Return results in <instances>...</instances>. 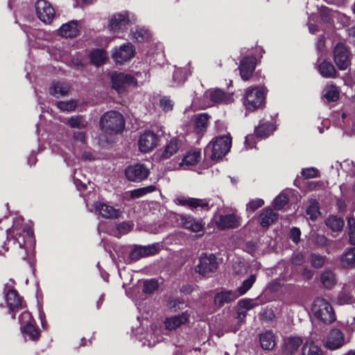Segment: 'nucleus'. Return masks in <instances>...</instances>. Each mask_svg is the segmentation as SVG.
I'll return each mask as SVG.
<instances>
[{
    "label": "nucleus",
    "mask_w": 355,
    "mask_h": 355,
    "mask_svg": "<svg viewBox=\"0 0 355 355\" xmlns=\"http://www.w3.org/2000/svg\"><path fill=\"white\" fill-rule=\"evenodd\" d=\"M59 35L62 37L73 38L80 33L78 23L76 20L70 21L62 24L58 30Z\"/></svg>",
    "instance_id": "23"
},
{
    "label": "nucleus",
    "mask_w": 355,
    "mask_h": 355,
    "mask_svg": "<svg viewBox=\"0 0 355 355\" xmlns=\"http://www.w3.org/2000/svg\"><path fill=\"white\" fill-rule=\"evenodd\" d=\"M311 311L315 318L324 324H331L336 319L331 304L322 297H317L314 300Z\"/></svg>",
    "instance_id": "2"
},
{
    "label": "nucleus",
    "mask_w": 355,
    "mask_h": 355,
    "mask_svg": "<svg viewBox=\"0 0 355 355\" xmlns=\"http://www.w3.org/2000/svg\"><path fill=\"white\" fill-rule=\"evenodd\" d=\"M288 202V198L285 194L278 195L273 200V207L277 210H281Z\"/></svg>",
    "instance_id": "47"
},
{
    "label": "nucleus",
    "mask_w": 355,
    "mask_h": 355,
    "mask_svg": "<svg viewBox=\"0 0 355 355\" xmlns=\"http://www.w3.org/2000/svg\"><path fill=\"white\" fill-rule=\"evenodd\" d=\"M306 212L312 220L317 219L318 216L320 214L319 202L315 199L312 200L307 207Z\"/></svg>",
    "instance_id": "42"
},
{
    "label": "nucleus",
    "mask_w": 355,
    "mask_h": 355,
    "mask_svg": "<svg viewBox=\"0 0 355 355\" xmlns=\"http://www.w3.org/2000/svg\"><path fill=\"white\" fill-rule=\"evenodd\" d=\"M21 330L24 334L28 336L32 340H37L40 337L39 329L31 322H28L24 327H21Z\"/></svg>",
    "instance_id": "37"
},
{
    "label": "nucleus",
    "mask_w": 355,
    "mask_h": 355,
    "mask_svg": "<svg viewBox=\"0 0 355 355\" xmlns=\"http://www.w3.org/2000/svg\"><path fill=\"white\" fill-rule=\"evenodd\" d=\"M173 79L175 83L181 84L186 80V73L183 69H178L173 72Z\"/></svg>",
    "instance_id": "54"
},
{
    "label": "nucleus",
    "mask_w": 355,
    "mask_h": 355,
    "mask_svg": "<svg viewBox=\"0 0 355 355\" xmlns=\"http://www.w3.org/2000/svg\"><path fill=\"white\" fill-rule=\"evenodd\" d=\"M159 252L157 243L148 245H135L129 253V259L132 261H137L146 257L153 256Z\"/></svg>",
    "instance_id": "13"
},
{
    "label": "nucleus",
    "mask_w": 355,
    "mask_h": 355,
    "mask_svg": "<svg viewBox=\"0 0 355 355\" xmlns=\"http://www.w3.org/2000/svg\"><path fill=\"white\" fill-rule=\"evenodd\" d=\"M301 230L299 227H293L290 230L289 237L293 243L297 244L300 241Z\"/></svg>",
    "instance_id": "55"
},
{
    "label": "nucleus",
    "mask_w": 355,
    "mask_h": 355,
    "mask_svg": "<svg viewBox=\"0 0 355 355\" xmlns=\"http://www.w3.org/2000/svg\"><path fill=\"white\" fill-rule=\"evenodd\" d=\"M35 11L37 17L45 24H50L55 15L53 7L46 0H37L36 1Z\"/></svg>",
    "instance_id": "12"
},
{
    "label": "nucleus",
    "mask_w": 355,
    "mask_h": 355,
    "mask_svg": "<svg viewBox=\"0 0 355 355\" xmlns=\"http://www.w3.org/2000/svg\"><path fill=\"white\" fill-rule=\"evenodd\" d=\"M105 50L103 49H94L89 54V58L92 64L96 66L102 65L105 59Z\"/></svg>",
    "instance_id": "36"
},
{
    "label": "nucleus",
    "mask_w": 355,
    "mask_h": 355,
    "mask_svg": "<svg viewBox=\"0 0 355 355\" xmlns=\"http://www.w3.org/2000/svg\"><path fill=\"white\" fill-rule=\"evenodd\" d=\"M345 343L344 334L339 329L334 328L330 330L326 337L324 347L334 350L340 348Z\"/></svg>",
    "instance_id": "14"
},
{
    "label": "nucleus",
    "mask_w": 355,
    "mask_h": 355,
    "mask_svg": "<svg viewBox=\"0 0 355 355\" xmlns=\"http://www.w3.org/2000/svg\"><path fill=\"white\" fill-rule=\"evenodd\" d=\"M254 135L252 134L248 135L245 137V145L247 148H252L254 144Z\"/></svg>",
    "instance_id": "61"
},
{
    "label": "nucleus",
    "mask_w": 355,
    "mask_h": 355,
    "mask_svg": "<svg viewBox=\"0 0 355 355\" xmlns=\"http://www.w3.org/2000/svg\"><path fill=\"white\" fill-rule=\"evenodd\" d=\"M303 339L300 336H290L284 340L283 354L293 355L302 345Z\"/></svg>",
    "instance_id": "25"
},
{
    "label": "nucleus",
    "mask_w": 355,
    "mask_h": 355,
    "mask_svg": "<svg viewBox=\"0 0 355 355\" xmlns=\"http://www.w3.org/2000/svg\"><path fill=\"white\" fill-rule=\"evenodd\" d=\"M301 275L304 280L308 281L312 279L313 276V271L308 267L305 266L302 268Z\"/></svg>",
    "instance_id": "59"
},
{
    "label": "nucleus",
    "mask_w": 355,
    "mask_h": 355,
    "mask_svg": "<svg viewBox=\"0 0 355 355\" xmlns=\"http://www.w3.org/2000/svg\"><path fill=\"white\" fill-rule=\"evenodd\" d=\"M301 174L305 179L314 178L319 176V171L314 167L306 168L302 170Z\"/></svg>",
    "instance_id": "53"
},
{
    "label": "nucleus",
    "mask_w": 355,
    "mask_h": 355,
    "mask_svg": "<svg viewBox=\"0 0 355 355\" xmlns=\"http://www.w3.org/2000/svg\"><path fill=\"white\" fill-rule=\"evenodd\" d=\"M180 148L179 141L177 138H173L166 146L161 157L162 159H167L175 155Z\"/></svg>",
    "instance_id": "34"
},
{
    "label": "nucleus",
    "mask_w": 355,
    "mask_h": 355,
    "mask_svg": "<svg viewBox=\"0 0 355 355\" xmlns=\"http://www.w3.org/2000/svg\"><path fill=\"white\" fill-rule=\"evenodd\" d=\"M339 263L343 269L355 268V247L347 248L339 259Z\"/></svg>",
    "instance_id": "22"
},
{
    "label": "nucleus",
    "mask_w": 355,
    "mask_h": 355,
    "mask_svg": "<svg viewBox=\"0 0 355 355\" xmlns=\"http://www.w3.org/2000/svg\"><path fill=\"white\" fill-rule=\"evenodd\" d=\"M145 196L142 188L136 189L130 191V198L132 199L139 198Z\"/></svg>",
    "instance_id": "62"
},
{
    "label": "nucleus",
    "mask_w": 355,
    "mask_h": 355,
    "mask_svg": "<svg viewBox=\"0 0 355 355\" xmlns=\"http://www.w3.org/2000/svg\"><path fill=\"white\" fill-rule=\"evenodd\" d=\"M111 87L118 94L123 93L128 87L137 85V79L130 74L115 71L110 76Z\"/></svg>",
    "instance_id": "6"
},
{
    "label": "nucleus",
    "mask_w": 355,
    "mask_h": 355,
    "mask_svg": "<svg viewBox=\"0 0 355 355\" xmlns=\"http://www.w3.org/2000/svg\"><path fill=\"white\" fill-rule=\"evenodd\" d=\"M157 141L158 137L155 133L146 131L139 137V148L143 153H149L157 146Z\"/></svg>",
    "instance_id": "16"
},
{
    "label": "nucleus",
    "mask_w": 355,
    "mask_h": 355,
    "mask_svg": "<svg viewBox=\"0 0 355 355\" xmlns=\"http://www.w3.org/2000/svg\"><path fill=\"white\" fill-rule=\"evenodd\" d=\"M69 89L70 87L67 84L60 81H55L49 88V94L56 97H58V95L65 96L69 93Z\"/></svg>",
    "instance_id": "31"
},
{
    "label": "nucleus",
    "mask_w": 355,
    "mask_h": 355,
    "mask_svg": "<svg viewBox=\"0 0 355 355\" xmlns=\"http://www.w3.org/2000/svg\"><path fill=\"white\" fill-rule=\"evenodd\" d=\"M100 126L107 133H119L125 127L123 116L117 111L107 112L101 117Z\"/></svg>",
    "instance_id": "3"
},
{
    "label": "nucleus",
    "mask_w": 355,
    "mask_h": 355,
    "mask_svg": "<svg viewBox=\"0 0 355 355\" xmlns=\"http://www.w3.org/2000/svg\"><path fill=\"white\" fill-rule=\"evenodd\" d=\"M318 71L324 78H336L338 74L334 64L327 60H324L318 65Z\"/></svg>",
    "instance_id": "28"
},
{
    "label": "nucleus",
    "mask_w": 355,
    "mask_h": 355,
    "mask_svg": "<svg viewBox=\"0 0 355 355\" xmlns=\"http://www.w3.org/2000/svg\"><path fill=\"white\" fill-rule=\"evenodd\" d=\"M232 137L230 135H223L214 138L205 149V155L210 153L211 160L222 159L230 150Z\"/></svg>",
    "instance_id": "1"
},
{
    "label": "nucleus",
    "mask_w": 355,
    "mask_h": 355,
    "mask_svg": "<svg viewBox=\"0 0 355 355\" xmlns=\"http://www.w3.org/2000/svg\"><path fill=\"white\" fill-rule=\"evenodd\" d=\"M323 95L328 102H336L339 98V92L334 85L327 86Z\"/></svg>",
    "instance_id": "44"
},
{
    "label": "nucleus",
    "mask_w": 355,
    "mask_h": 355,
    "mask_svg": "<svg viewBox=\"0 0 355 355\" xmlns=\"http://www.w3.org/2000/svg\"><path fill=\"white\" fill-rule=\"evenodd\" d=\"M348 236L349 243L355 247V218H352L348 220Z\"/></svg>",
    "instance_id": "51"
},
{
    "label": "nucleus",
    "mask_w": 355,
    "mask_h": 355,
    "mask_svg": "<svg viewBox=\"0 0 355 355\" xmlns=\"http://www.w3.org/2000/svg\"><path fill=\"white\" fill-rule=\"evenodd\" d=\"M239 297L236 291H222L217 293L214 296V304L222 307L225 303H230L234 301Z\"/></svg>",
    "instance_id": "26"
},
{
    "label": "nucleus",
    "mask_w": 355,
    "mask_h": 355,
    "mask_svg": "<svg viewBox=\"0 0 355 355\" xmlns=\"http://www.w3.org/2000/svg\"><path fill=\"white\" fill-rule=\"evenodd\" d=\"M57 107L61 111H73L76 107V103L73 100L68 101H58L57 103Z\"/></svg>",
    "instance_id": "49"
},
{
    "label": "nucleus",
    "mask_w": 355,
    "mask_h": 355,
    "mask_svg": "<svg viewBox=\"0 0 355 355\" xmlns=\"http://www.w3.org/2000/svg\"><path fill=\"white\" fill-rule=\"evenodd\" d=\"M302 355H324L322 349L313 342H306L302 345Z\"/></svg>",
    "instance_id": "39"
},
{
    "label": "nucleus",
    "mask_w": 355,
    "mask_h": 355,
    "mask_svg": "<svg viewBox=\"0 0 355 355\" xmlns=\"http://www.w3.org/2000/svg\"><path fill=\"white\" fill-rule=\"evenodd\" d=\"M230 98L229 94L218 88L211 91L209 94V98L214 103H227L230 101Z\"/></svg>",
    "instance_id": "38"
},
{
    "label": "nucleus",
    "mask_w": 355,
    "mask_h": 355,
    "mask_svg": "<svg viewBox=\"0 0 355 355\" xmlns=\"http://www.w3.org/2000/svg\"><path fill=\"white\" fill-rule=\"evenodd\" d=\"M184 301L180 298L169 299L167 302V306L173 311H177L182 309Z\"/></svg>",
    "instance_id": "50"
},
{
    "label": "nucleus",
    "mask_w": 355,
    "mask_h": 355,
    "mask_svg": "<svg viewBox=\"0 0 355 355\" xmlns=\"http://www.w3.org/2000/svg\"><path fill=\"white\" fill-rule=\"evenodd\" d=\"M218 267L215 254L202 252L199 257L198 263L196 266V272L203 277H211Z\"/></svg>",
    "instance_id": "5"
},
{
    "label": "nucleus",
    "mask_w": 355,
    "mask_h": 355,
    "mask_svg": "<svg viewBox=\"0 0 355 355\" xmlns=\"http://www.w3.org/2000/svg\"><path fill=\"white\" fill-rule=\"evenodd\" d=\"M326 225L334 232L342 231L345 222L344 220L337 216H330L325 220Z\"/></svg>",
    "instance_id": "35"
},
{
    "label": "nucleus",
    "mask_w": 355,
    "mask_h": 355,
    "mask_svg": "<svg viewBox=\"0 0 355 355\" xmlns=\"http://www.w3.org/2000/svg\"><path fill=\"white\" fill-rule=\"evenodd\" d=\"M334 60L338 69L343 71L351 64L350 53L342 42H338L334 49Z\"/></svg>",
    "instance_id": "9"
},
{
    "label": "nucleus",
    "mask_w": 355,
    "mask_h": 355,
    "mask_svg": "<svg viewBox=\"0 0 355 355\" xmlns=\"http://www.w3.org/2000/svg\"><path fill=\"white\" fill-rule=\"evenodd\" d=\"M200 159V153L198 151L189 152L184 157L182 163L187 166H194Z\"/></svg>",
    "instance_id": "43"
},
{
    "label": "nucleus",
    "mask_w": 355,
    "mask_h": 355,
    "mask_svg": "<svg viewBox=\"0 0 355 355\" xmlns=\"http://www.w3.org/2000/svg\"><path fill=\"white\" fill-rule=\"evenodd\" d=\"M159 105L164 112L173 110L174 103L169 96H164L159 99Z\"/></svg>",
    "instance_id": "46"
},
{
    "label": "nucleus",
    "mask_w": 355,
    "mask_h": 355,
    "mask_svg": "<svg viewBox=\"0 0 355 355\" xmlns=\"http://www.w3.org/2000/svg\"><path fill=\"white\" fill-rule=\"evenodd\" d=\"M128 11L114 14L108 24L110 30L114 33L124 31L128 26L133 23L135 19H131Z\"/></svg>",
    "instance_id": "7"
},
{
    "label": "nucleus",
    "mask_w": 355,
    "mask_h": 355,
    "mask_svg": "<svg viewBox=\"0 0 355 355\" xmlns=\"http://www.w3.org/2000/svg\"><path fill=\"white\" fill-rule=\"evenodd\" d=\"M241 218L234 214L220 215L216 221V226L220 230L235 229L240 225Z\"/></svg>",
    "instance_id": "19"
},
{
    "label": "nucleus",
    "mask_w": 355,
    "mask_h": 355,
    "mask_svg": "<svg viewBox=\"0 0 355 355\" xmlns=\"http://www.w3.org/2000/svg\"><path fill=\"white\" fill-rule=\"evenodd\" d=\"M135 53V49L130 42H127L119 47H115L112 51V58L119 64L130 61Z\"/></svg>",
    "instance_id": "8"
},
{
    "label": "nucleus",
    "mask_w": 355,
    "mask_h": 355,
    "mask_svg": "<svg viewBox=\"0 0 355 355\" xmlns=\"http://www.w3.org/2000/svg\"><path fill=\"white\" fill-rule=\"evenodd\" d=\"M256 275H250L249 277L246 279H245L241 286H239L236 291L237 292V295H239V296L243 295L245 294L253 286L254 282H256Z\"/></svg>",
    "instance_id": "40"
},
{
    "label": "nucleus",
    "mask_w": 355,
    "mask_h": 355,
    "mask_svg": "<svg viewBox=\"0 0 355 355\" xmlns=\"http://www.w3.org/2000/svg\"><path fill=\"white\" fill-rule=\"evenodd\" d=\"M193 291V286L191 284H184L180 288V292L188 295L190 294Z\"/></svg>",
    "instance_id": "64"
},
{
    "label": "nucleus",
    "mask_w": 355,
    "mask_h": 355,
    "mask_svg": "<svg viewBox=\"0 0 355 355\" xmlns=\"http://www.w3.org/2000/svg\"><path fill=\"white\" fill-rule=\"evenodd\" d=\"M95 209L103 218H118L120 216V211L114 207L106 203L97 202L95 204Z\"/></svg>",
    "instance_id": "24"
},
{
    "label": "nucleus",
    "mask_w": 355,
    "mask_h": 355,
    "mask_svg": "<svg viewBox=\"0 0 355 355\" xmlns=\"http://www.w3.org/2000/svg\"><path fill=\"white\" fill-rule=\"evenodd\" d=\"M73 138L74 140L85 144L87 141V137L85 132L77 131L73 132Z\"/></svg>",
    "instance_id": "58"
},
{
    "label": "nucleus",
    "mask_w": 355,
    "mask_h": 355,
    "mask_svg": "<svg viewBox=\"0 0 355 355\" xmlns=\"http://www.w3.org/2000/svg\"><path fill=\"white\" fill-rule=\"evenodd\" d=\"M88 123L81 115L73 116L68 119V125L72 128H85Z\"/></svg>",
    "instance_id": "41"
},
{
    "label": "nucleus",
    "mask_w": 355,
    "mask_h": 355,
    "mask_svg": "<svg viewBox=\"0 0 355 355\" xmlns=\"http://www.w3.org/2000/svg\"><path fill=\"white\" fill-rule=\"evenodd\" d=\"M264 205V201L261 198H256L250 200L247 204V210L254 212L257 209L261 207Z\"/></svg>",
    "instance_id": "52"
},
{
    "label": "nucleus",
    "mask_w": 355,
    "mask_h": 355,
    "mask_svg": "<svg viewBox=\"0 0 355 355\" xmlns=\"http://www.w3.org/2000/svg\"><path fill=\"white\" fill-rule=\"evenodd\" d=\"M74 184L76 186V188L80 191H84L87 189V185L85 183H83L80 180L74 178Z\"/></svg>",
    "instance_id": "63"
},
{
    "label": "nucleus",
    "mask_w": 355,
    "mask_h": 355,
    "mask_svg": "<svg viewBox=\"0 0 355 355\" xmlns=\"http://www.w3.org/2000/svg\"><path fill=\"white\" fill-rule=\"evenodd\" d=\"M158 288L157 281L155 279L146 280L144 283L143 292L146 294H151Z\"/></svg>",
    "instance_id": "48"
},
{
    "label": "nucleus",
    "mask_w": 355,
    "mask_h": 355,
    "mask_svg": "<svg viewBox=\"0 0 355 355\" xmlns=\"http://www.w3.org/2000/svg\"><path fill=\"white\" fill-rule=\"evenodd\" d=\"M182 227L192 232H199L205 228V223L202 219H197L190 214L179 215Z\"/></svg>",
    "instance_id": "17"
},
{
    "label": "nucleus",
    "mask_w": 355,
    "mask_h": 355,
    "mask_svg": "<svg viewBox=\"0 0 355 355\" xmlns=\"http://www.w3.org/2000/svg\"><path fill=\"white\" fill-rule=\"evenodd\" d=\"M320 15L324 22L329 23L331 20L330 9L326 6L322 7L320 10Z\"/></svg>",
    "instance_id": "57"
},
{
    "label": "nucleus",
    "mask_w": 355,
    "mask_h": 355,
    "mask_svg": "<svg viewBox=\"0 0 355 355\" xmlns=\"http://www.w3.org/2000/svg\"><path fill=\"white\" fill-rule=\"evenodd\" d=\"M305 262V257L301 252L293 254L291 258V263L295 266H301Z\"/></svg>",
    "instance_id": "56"
},
{
    "label": "nucleus",
    "mask_w": 355,
    "mask_h": 355,
    "mask_svg": "<svg viewBox=\"0 0 355 355\" xmlns=\"http://www.w3.org/2000/svg\"><path fill=\"white\" fill-rule=\"evenodd\" d=\"M316 242L319 245L322 247L327 246L329 244V239L324 235H318Z\"/></svg>",
    "instance_id": "60"
},
{
    "label": "nucleus",
    "mask_w": 355,
    "mask_h": 355,
    "mask_svg": "<svg viewBox=\"0 0 355 355\" xmlns=\"http://www.w3.org/2000/svg\"><path fill=\"white\" fill-rule=\"evenodd\" d=\"M257 65V58L254 56H245L240 61L239 73L243 80H248L253 75Z\"/></svg>",
    "instance_id": "15"
},
{
    "label": "nucleus",
    "mask_w": 355,
    "mask_h": 355,
    "mask_svg": "<svg viewBox=\"0 0 355 355\" xmlns=\"http://www.w3.org/2000/svg\"><path fill=\"white\" fill-rule=\"evenodd\" d=\"M320 282L327 288H332L336 284V274L331 270H324L320 275Z\"/></svg>",
    "instance_id": "32"
},
{
    "label": "nucleus",
    "mask_w": 355,
    "mask_h": 355,
    "mask_svg": "<svg viewBox=\"0 0 355 355\" xmlns=\"http://www.w3.org/2000/svg\"><path fill=\"white\" fill-rule=\"evenodd\" d=\"M6 302L8 313L11 314L12 319L15 320L17 313L24 309L23 297L19 295L17 290L9 288L6 293Z\"/></svg>",
    "instance_id": "10"
},
{
    "label": "nucleus",
    "mask_w": 355,
    "mask_h": 355,
    "mask_svg": "<svg viewBox=\"0 0 355 355\" xmlns=\"http://www.w3.org/2000/svg\"><path fill=\"white\" fill-rule=\"evenodd\" d=\"M210 118L211 116L207 113L195 115L194 131L199 137H202L207 132Z\"/></svg>",
    "instance_id": "21"
},
{
    "label": "nucleus",
    "mask_w": 355,
    "mask_h": 355,
    "mask_svg": "<svg viewBox=\"0 0 355 355\" xmlns=\"http://www.w3.org/2000/svg\"><path fill=\"white\" fill-rule=\"evenodd\" d=\"M244 105L249 112L265 107L266 95L262 87H248L245 90Z\"/></svg>",
    "instance_id": "4"
},
{
    "label": "nucleus",
    "mask_w": 355,
    "mask_h": 355,
    "mask_svg": "<svg viewBox=\"0 0 355 355\" xmlns=\"http://www.w3.org/2000/svg\"><path fill=\"white\" fill-rule=\"evenodd\" d=\"M149 170L144 164H135L128 166L125 170L126 178L130 182H140L149 175Z\"/></svg>",
    "instance_id": "11"
},
{
    "label": "nucleus",
    "mask_w": 355,
    "mask_h": 355,
    "mask_svg": "<svg viewBox=\"0 0 355 355\" xmlns=\"http://www.w3.org/2000/svg\"><path fill=\"white\" fill-rule=\"evenodd\" d=\"M326 257L322 256L314 252L311 253L309 256V261L313 268L319 269L323 267L325 263Z\"/></svg>",
    "instance_id": "45"
},
{
    "label": "nucleus",
    "mask_w": 355,
    "mask_h": 355,
    "mask_svg": "<svg viewBox=\"0 0 355 355\" xmlns=\"http://www.w3.org/2000/svg\"><path fill=\"white\" fill-rule=\"evenodd\" d=\"M259 343L263 350H272L276 345V336L272 330H267L259 335Z\"/></svg>",
    "instance_id": "27"
},
{
    "label": "nucleus",
    "mask_w": 355,
    "mask_h": 355,
    "mask_svg": "<svg viewBox=\"0 0 355 355\" xmlns=\"http://www.w3.org/2000/svg\"><path fill=\"white\" fill-rule=\"evenodd\" d=\"M278 217V213L274 211L272 208L267 207L261 211L258 219L262 227L268 228L277 220Z\"/></svg>",
    "instance_id": "20"
},
{
    "label": "nucleus",
    "mask_w": 355,
    "mask_h": 355,
    "mask_svg": "<svg viewBox=\"0 0 355 355\" xmlns=\"http://www.w3.org/2000/svg\"><path fill=\"white\" fill-rule=\"evenodd\" d=\"M189 319V314L186 311L180 315L166 319L165 324L168 329H175L182 324L187 323Z\"/></svg>",
    "instance_id": "29"
},
{
    "label": "nucleus",
    "mask_w": 355,
    "mask_h": 355,
    "mask_svg": "<svg viewBox=\"0 0 355 355\" xmlns=\"http://www.w3.org/2000/svg\"><path fill=\"white\" fill-rule=\"evenodd\" d=\"M275 130V126L271 123H260L254 128L255 137L261 139L266 138L269 137Z\"/></svg>",
    "instance_id": "30"
},
{
    "label": "nucleus",
    "mask_w": 355,
    "mask_h": 355,
    "mask_svg": "<svg viewBox=\"0 0 355 355\" xmlns=\"http://www.w3.org/2000/svg\"><path fill=\"white\" fill-rule=\"evenodd\" d=\"M175 202L178 205L187 207L191 209L200 207L209 210L210 208L209 201L206 199L182 196L177 198L175 200Z\"/></svg>",
    "instance_id": "18"
},
{
    "label": "nucleus",
    "mask_w": 355,
    "mask_h": 355,
    "mask_svg": "<svg viewBox=\"0 0 355 355\" xmlns=\"http://www.w3.org/2000/svg\"><path fill=\"white\" fill-rule=\"evenodd\" d=\"M150 36V31L144 27L137 26L135 31L131 30V39L139 43L148 41Z\"/></svg>",
    "instance_id": "33"
}]
</instances>
